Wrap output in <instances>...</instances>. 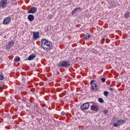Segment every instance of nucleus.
I'll use <instances>...</instances> for the list:
<instances>
[{"label":"nucleus","instance_id":"1","mask_svg":"<svg viewBox=\"0 0 130 130\" xmlns=\"http://www.w3.org/2000/svg\"><path fill=\"white\" fill-rule=\"evenodd\" d=\"M41 46L44 50H50V49H51V48L52 47V43H51V42L45 39H43L41 40Z\"/></svg>","mask_w":130,"mask_h":130},{"label":"nucleus","instance_id":"2","mask_svg":"<svg viewBox=\"0 0 130 130\" xmlns=\"http://www.w3.org/2000/svg\"><path fill=\"white\" fill-rule=\"evenodd\" d=\"M58 67L59 68H69L71 67V63L68 61L63 60L58 64Z\"/></svg>","mask_w":130,"mask_h":130},{"label":"nucleus","instance_id":"3","mask_svg":"<svg viewBox=\"0 0 130 130\" xmlns=\"http://www.w3.org/2000/svg\"><path fill=\"white\" fill-rule=\"evenodd\" d=\"M94 82H95V80H92L90 82V84L91 85L90 90L93 92H96V91L98 90V86H97V84L93 83Z\"/></svg>","mask_w":130,"mask_h":130},{"label":"nucleus","instance_id":"4","mask_svg":"<svg viewBox=\"0 0 130 130\" xmlns=\"http://www.w3.org/2000/svg\"><path fill=\"white\" fill-rule=\"evenodd\" d=\"M125 123V121L123 119H120L116 121V122L113 123V124L114 126L115 127H117V126H120V125H122Z\"/></svg>","mask_w":130,"mask_h":130},{"label":"nucleus","instance_id":"5","mask_svg":"<svg viewBox=\"0 0 130 130\" xmlns=\"http://www.w3.org/2000/svg\"><path fill=\"white\" fill-rule=\"evenodd\" d=\"M90 107V104L89 103H86L83 104L81 106V109L83 111L85 110H88L89 109V108Z\"/></svg>","mask_w":130,"mask_h":130},{"label":"nucleus","instance_id":"6","mask_svg":"<svg viewBox=\"0 0 130 130\" xmlns=\"http://www.w3.org/2000/svg\"><path fill=\"white\" fill-rule=\"evenodd\" d=\"M40 35V33L39 31H34L33 39L34 40H38V39L40 38V37H39Z\"/></svg>","mask_w":130,"mask_h":130},{"label":"nucleus","instance_id":"7","mask_svg":"<svg viewBox=\"0 0 130 130\" xmlns=\"http://www.w3.org/2000/svg\"><path fill=\"white\" fill-rule=\"evenodd\" d=\"M8 5V0H1L0 2L1 8H6Z\"/></svg>","mask_w":130,"mask_h":130},{"label":"nucleus","instance_id":"8","mask_svg":"<svg viewBox=\"0 0 130 130\" xmlns=\"http://www.w3.org/2000/svg\"><path fill=\"white\" fill-rule=\"evenodd\" d=\"M37 12V8L32 7L27 11V14H35Z\"/></svg>","mask_w":130,"mask_h":130},{"label":"nucleus","instance_id":"9","mask_svg":"<svg viewBox=\"0 0 130 130\" xmlns=\"http://www.w3.org/2000/svg\"><path fill=\"white\" fill-rule=\"evenodd\" d=\"M11 17H7L3 20V24L4 25H8L11 22Z\"/></svg>","mask_w":130,"mask_h":130},{"label":"nucleus","instance_id":"10","mask_svg":"<svg viewBox=\"0 0 130 130\" xmlns=\"http://www.w3.org/2000/svg\"><path fill=\"white\" fill-rule=\"evenodd\" d=\"M80 12H82V8L80 7H77L72 11V15H75L76 13H80Z\"/></svg>","mask_w":130,"mask_h":130},{"label":"nucleus","instance_id":"11","mask_svg":"<svg viewBox=\"0 0 130 130\" xmlns=\"http://www.w3.org/2000/svg\"><path fill=\"white\" fill-rule=\"evenodd\" d=\"M98 109H99V108L96 105H91L90 106V110H92V111H98Z\"/></svg>","mask_w":130,"mask_h":130},{"label":"nucleus","instance_id":"12","mask_svg":"<svg viewBox=\"0 0 130 130\" xmlns=\"http://www.w3.org/2000/svg\"><path fill=\"white\" fill-rule=\"evenodd\" d=\"M27 19L28 21H30V22H32V21H34V15L32 14H29L27 17Z\"/></svg>","mask_w":130,"mask_h":130},{"label":"nucleus","instance_id":"13","mask_svg":"<svg viewBox=\"0 0 130 130\" xmlns=\"http://www.w3.org/2000/svg\"><path fill=\"white\" fill-rule=\"evenodd\" d=\"M35 57H36V56L35 55V54H31L28 57V60H33V59H35Z\"/></svg>","mask_w":130,"mask_h":130},{"label":"nucleus","instance_id":"14","mask_svg":"<svg viewBox=\"0 0 130 130\" xmlns=\"http://www.w3.org/2000/svg\"><path fill=\"white\" fill-rule=\"evenodd\" d=\"M129 15H130L129 12H125L124 14L125 18H126V19H128V18H129Z\"/></svg>","mask_w":130,"mask_h":130},{"label":"nucleus","instance_id":"15","mask_svg":"<svg viewBox=\"0 0 130 130\" xmlns=\"http://www.w3.org/2000/svg\"><path fill=\"white\" fill-rule=\"evenodd\" d=\"M4 79H5V76L3 73H0V81H4Z\"/></svg>","mask_w":130,"mask_h":130},{"label":"nucleus","instance_id":"16","mask_svg":"<svg viewBox=\"0 0 130 130\" xmlns=\"http://www.w3.org/2000/svg\"><path fill=\"white\" fill-rule=\"evenodd\" d=\"M90 37H91V35L87 34L85 36H84V39H85V40H87V39H89Z\"/></svg>","mask_w":130,"mask_h":130},{"label":"nucleus","instance_id":"17","mask_svg":"<svg viewBox=\"0 0 130 130\" xmlns=\"http://www.w3.org/2000/svg\"><path fill=\"white\" fill-rule=\"evenodd\" d=\"M20 60H21V59L19 57H18V56L15 57L14 59V61H15V62H19Z\"/></svg>","mask_w":130,"mask_h":130},{"label":"nucleus","instance_id":"18","mask_svg":"<svg viewBox=\"0 0 130 130\" xmlns=\"http://www.w3.org/2000/svg\"><path fill=\"white\" fill-rule=\"evenodd\" d=\"M8 44L11 47V46H13V45L15 44V43L14 42V41H12L11 42L8 43Z\"/></svg>","mask_w":130,"mask_h":130},{"label":"nucleus","instance_id":"19","mask_svg":"<svg viewBox=\"0 0 130 130\" xmlns=\"http://www.w3.org/2000/svg\"><path fill=\"white\" fill-rule=\"evenodd\" d=\"M104 114L105 116L107 115L108 114V110H105L104 111H103Z\"/></svg>","mask_w":130,"mask_h":130},{"label":"nucleus","instance_id":"20","mask_svg":"<svg viewBox=\"0 0 130 130\" xmlns=\"http://www.w3.org/2000/svg\"><path fill=\"white\" fill-rule=\"evenodd\" d=\"M6 48L7 50H10V48H11V47L9 44L7 45L6 46Z\"/></svg>","mask_w":130,"mask_h":130},{"label":"nucleus","instance_id":"21","mask_svg":"<svg viewBox=\"0 0 130 130\" xmlns=\"http://www.w3.org/2000/svg\"><path fill=\"white\" fill-rule=\"evenodd\" d=\"M99 102H100V103H103V102H104V101H103V99L102 98H99Z\"/></svg>","mask_w":130,"mask_h":130},{"label":"nucleus","instance_id":"22","mask_svg":"<svg viewBox=\"0 0 130 130\" xmlns=\"http://www.w3.org/2000/svg\"><path fill=\"white\" fill-rule=\"evenodd\" d=\"M104 95L105 96H108V91H105L104 92Z\"/></svg>","mask_w":130,"mask_h":130},{"label":"nucleus","instance_id":"23","mask_svg":"<svg viewBox=\"0 0 130 130\" xmlns=\"http://www.w3.org/2000/svg\"><path fill=\"white\" fill-rule=\"evenodd\" d=\"M101 81L103 83H105V81H106V79H105V78H102L101 79Z\"/></svg>","mask_w":130,"mask_h":130},{"label":"nucleus","instance_id":"24","mask_svg":"<svg viewBox=\"0 0 130 130\" xmlns=\"http://www.w3.org/2000/svg\"><path fill=\"white\" fill-rule=\"evenodd\" d=\"M13 2L14 3H12L13 6H15V5H17V2L16 1H13Z\"/></svg>","mask_w":130,"mask_h":130},{"label":"nucleus","instance_id":"25","mask_svg":"<svg viewBox=\"0 0 130 130\" xmlns=\"http://www.w3.org/2000/svg\"><path fill=\"white\" fill-rule=\"evenodd\" d=\"M102 40L104 42V41H106V40H107V38H103Z\"/></svg>","mask_w":130,"mask_h":130},{"label":"nucleus","instance_id":"26","mask_svg":"<svg viewBox=\"0 0 130 130\" xmlns=\"http://www.w3.org/2000/svg\"><path fill=\"white\" fill-rule=\"evenodd\" d=\"M64 114H66V112L64 111L61 112V115H64Z\"/></svg>","mask_w":130,"mask_h":130},{"label":"nucleus","instance_id":"27","mask_svg":"<svg viewBox=\"0 0 130 130\" xmlns=\"http://www.w3.org/2000/svg\"><path fill=\"white\" fill-rule=\"evenodd\" d=\"M109 90H110V91H111V92H112L113 91V88L110 87Z\"/></svg>","mask_w":130,"mask_h":130},{"label":"nucleus","instance_id":"28","mask_svg":"<svg viewBox=\"0 0 130 130\" xmlns=\"http://www.w3.org/2000/svg\"><path fill=\"white\" fill-rule=\"evenodd\" d=\"M0 91L1 92H3V87L2 86H0Z\"/></svg>","mask_w":130,"mask_h":130},{"label":"nucleus","instance_id":"29","mask_svg":"<svg viewBox=\"0 0 130 130\" xmlns=\"http://www.w3.org/2000/svg\"><path fill=\"white\" fill-rule=\"evenodd\" d=\"M115 119H116V117H113V120H115Z\"/></svg>","mask_w":130,"mask_h":130}]
</instances>
